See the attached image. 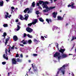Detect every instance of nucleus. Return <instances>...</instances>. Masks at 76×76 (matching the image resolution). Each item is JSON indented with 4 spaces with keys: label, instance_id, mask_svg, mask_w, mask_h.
I'll list each match as a JSON object with an SVG mask.
<instances>
[{
    "label": "nucleus",
    "instance_id": "31",
    "mask_svg": "<svg viewBox=\"0 0 76 76\" xmlns=\"http://www.w3.org/2000/svg\"><path fill=\"white\" fill-rule=\"evenodd\" d=\"M32 23H29L28 24V26H32Z\"/></svg>",
    "mask_w": 76,
    "mask_h": 76
},
{
    "label": "nucleus",
    "instance_id": "12",
    "mask_svg": "<svg viewBox=\"0 0 76 76\" xmlns=\"http://www.w3.org/2000/svg\"><path fill=\"white\" fill-rule=\"evenodd\" d=\"M65 51V49H61L60 50H59V52L61 53V54H64V52Z\"/></svg>",
    "mask_w": 76,
    "mask_h": 76
},
{
    "label": "nucleus",
    "instance_id": "39",
    "mask_svg": "<svg viewBox=\"0 0 76 76\" xmlns=\"http://www.w3.org/2000/svg\"><path fill=\"white\" fill-rule=\"evenodd\" d=\"M20 59H19V58H17V61L18 62H20Z\"/></svg>",
    "mask_w": 76,
    "mask_h": 76
},
{
    "label": "nucleus",
    "instance_id": "37",
    "mask_svg": "<svg viewBox=\"0 0 76 76\" xmlns=\"http://www.w3.org/2000/svg\"><path fill=\"white\" fill-rule=\"evenodd\" d=\"M70 4L72 7L74 5V3H72V2Z\"/></svg>",
    "mask_w": 76,
    "mask_h": 76
},
{
    "label": "nucleus",
    "instance_id": "32",
    "mask_svg": "<svg viewBox=\"0 0 76 76\" xmlns=\"http://www.w3.org/2000/svg\"><path fill=\"white\" fill-rule=\"evenodd\" d=\"M8 18V15H5V16L4 17V18L5 19H7Z\"/></svg>",
    "mask_w": 76,
    "mask_h": 76
},
{
    "label": "nucleus",
    "instance_id": "40",
    "mask_svg": "<svg viewBox=\"0 0 76 76\" xmlns=\"http://www.w3.org/2000/svg\"><path fill=\"white\" fill-rule=\"evenodd\" d=\"M17 28H18L19 29L20 28V26H19V25H17Z\"/></svg>",
    "mask_w": 76,
    "mask_h": 76
},
{
    "label": "nucleus",
    "instance_id": "29",
    "mask_svg": "<svg viewBox=\"0 0 76 76\" xmlns=\"http://www.w3.org/2000/svg\"><path fill=\"white\" fill-rule=\"evenodd\" d=\"M7 51H8V50H7L6 48V50H5V53L6 54V56H7Z\"/></svg>",
    "mask_w": 76,
    "mask_h": 76
},
{
    "label": "nucleus",
    "instance_id": "51",
    "mask_svg": "<svg viewBox=\"0 0 76 76\" xmlns=\"http://www.w3.org/2000/svg\"><path fill=\"white\" fill-rule=\"evenodd\" d=\"M8 53H10V49H9Z\"/></svg>",
    "mask_w": 76,
    "mask_h": 76
},
{
    "label": "nucleus",
    "instance_id": "38",
    "mask_svg": "<svg viewBox=\"0 0 76 76\" xmlns=\"http://www.w3.org/2000/svg\"><path fill=\"white\" fill-rule=\"evenodd\" d=\"M36 13L37 15H39V11H37L36 12Z\"/></svg>",
    "mask_w": 76,
    "mask_h": 76
},
{
    "label": "nucleus",
    "instance_id": "23",
    "mask_svg": "<svg viewBox=\"0 0 76 76\" xmlns=\"http://www.w3.org/2000/svg\"><path fill=\"white\" fill-rule=\"evenodd\" d=\"M76 39V37L73 36L72 39L71 40V41H72L74 40V39Z\"/></svg>",
    "mask_w": 76,
    "mask_h": 76
},
{
    "label": "nucleus",
    "instance_id": "43",
    "mask_svg": "<svg viewBox=\"0 0 76 76\" xmlns=\"http://www.w3.org/2000/svg\"><path fill=\"white\" fill-rule=\"evenodd\" d=\"M11 9L12 10H14V9H15V7H11Z\"/></svg>",
    "mask_w": 76,
    "mask_h": 76
},
{
    "label": "nucleus",
    "instance_id": "16",
    "mask_svg": "<svg viewBox=\"0 0 76 76\" xmlns=\"http://www.w3.org/2000/svg\"><path fill=\"white\" fill-rule=\"evenodd\" d=\"M9 39H10V37L7 38L5 40V44L6 45H7V42H8V41H9Z\"/></svg>",
    "mask_w": 76,
    "mask_h": 76
},
{
    "label": "nucleus",
    "instance_id": "18",
    "mask_svg": "<svg viewBox=\"0 0 76 76\" xmlns=\"http://www.w3.org/2000/svg\"><path fill=\"white\" fill-rule=\"evenodd\" d=\"M33 69L34 72H38V69H37V67L34 66L33 68Z\"/></svg>",
    "mask_w": 76,
    "mask_h": 76
},
{
    "label": "nucleus",
    "instance_id": "48",
    "mask_svg": "<svg viewBox=\"0 0 76 76\" xmlns=\"http://www.w3.org/2000/svg\"><path fill=\"white\" fill-rule=\"evenodd\" d=\"M68 7H72V6L70 4H69L68 5Z\"/></svg>",
    "mask_w": 76,
    "mask_h": 76
},
{
    "label": "nucleus",
    "instance_id": "46",
    "mask_svg": "<svg viewBox=\"0 0 76 76\" xmlns=\"http://www.w3.org/2000/svg\"><path fill=\"white\" fill-rule=\"evenodd\" d=\"M19 29H20V28H18L17 29H16V31H18L19 30Z\"/></svg>",
    "mask_w": 76,
    "mask_h": 76
},
{
    "label": "nucleus",
    "instance_id": "25",
    "mask_svg": "<svg viewBox=\"0 0 76 76\" xmlns=\"http://www.w3.org/2000/svg\"><path fill=\"white\" fill-rule=\"evenodd\" d=\"M35 2L34 1L32 3V6L33 7H35Z\"/></svg>",
    "mask_w": 76,
    "mask_h": 76
},
{
    "label": "nucleus",
    "instance_id": "33",
    "mask_svg": "<svg viewBox=\"0 0 76 76\" xmlns=\"http://www.w3.org/2000/svg\"><path fill=\"white\" fill-rule=\"evenodd\" d=\"M6 62H3L2 63V64H3V65H4V64H6Z\"/></svg>",
    "mask_w": 76,
    "mask_h": 76
},
{
    "label": "nucleus",
    "instance_id": "28",
    "mask_svg": "<svg viewBox=\"0 0 76 76\" xmlns=\"http://www.w3.org/2000/svg\"><path fill=\"white\" fill-rule=\"evenodd\" d=\"M3 26L4 27H7L8 25H7V24H4L3 25Z\"/></svg>",
    "mask_w": 76,
    "mask_h": 76
},
{
    "label": "nucleus",
    "instance_id": "52",
    "mask_svg": "<svg viewBox=\"0 0 76 76\" xmlns=\"http://www.w3.org/2000/svg\"><path fill=\"white\" fill-rule=\"evenodd\" d=\"M15 22H19V20L18 19L16 20Z\"/></svg>",
    "mask_w": 76,
    "mask_h": 76
},
{
    "label": "nucleus",
    "instance_id": "2",
    "mask_svg": "<svg viewBox=\"0 0 76 76\" xmlns=\"http://www.w3.org/2000/svg\"><path fill=\"white\" fill-rule=\"evenodd\" d=\"M45 7L46 10H44L43 11V12H48L49 10H52V9H55V8H56V7H49V8H48V7L47 6L45 7Z\"/></svg>",
    "mask_w": 76,
    "mask_h": 76
},
{
    "label": "nucleus",
    "instance_id": "50",
    "mask_svg": "<svg viewBox=\"0 0 76 76\" xmlns=\"http://www.w3.org/2000/svg\"><path fill=\"white\" fill-rule=\"evenodd\" d=\"M20 45L22 47H23V46H24V45L23 44H20Z\"/></svg>",
    "mask_w": 76,
    "mask_h": 76
},
{
    "label": "nucleus",
    "instance_id": "62",
    "mask_svg": "<svg viewBox=\"0 0 76 76\" xmlns=\"http://www.w3.org/2000/svg\"><path fill=\"white\" fill-rule=\"evenodd\" d=\"M67 25H68V23H67L66 24V26H67Z\"/></svg>",
    "mask_w": 76,
    "mask_h": 76
},
{
    "label": "nucleus",
    "instance_id": "1",
    "mask_svg": "<svg viewBox=\"0 0 76 76\" xmlns=\"http://www.w3.org/2000/svg\"><path fill=\"white\" fill-rule=\"evenodd\" d=\"M39 3L40 4H42L43 3L42 6L43 9L45 8V7L47 6V4H49V2L47 1H46L45 2H44L43 1H39Z\"/></svg>",
    "mask_w": 76,
    "mask_h": 76
},
{
    "label": "nucleus",
    "instance_id": "22",
    "mask_svg": "<svg viewBox=\"0 0 76 76\" xmlns=\"http://www.w3.org/2000/svg\"><path fill=\"white\" fill-rule=\"evenodd\" d=\"M28 43L29 44H31L32 43V40H31V39L29 40L28 41Z\"/></svg>",
    "mask_w": 76,
    "mask_h": 76
},
{
    "label": "nucleus",
    "instance_id": "54",
    "mask_svg": "<svg viewBox=\"0 0 76 76\" xmlns=\"http://www.w3.org/2000/svg\"><path fill=\"white\" fill-rule=\"evenodd\" d=\"M20 57H23V55H22V54H21L20 55Z\"/></svg>",
    "mask_w": 76,
    "mask_h": 76
},
{
    "label": "nucleus",
    "instance_id": "9",
    "mask_svg": "<svg viewBox=\"0 0 76 76\" xmlns=\"http://www.w3.org/2000/svg\"><path fill=\"white\" fill-rule=\"evenodd\" d=\"M61 58H66L67 57V55L64 53H63L61 54Z\"/></svg>",
    "mask_w": 76,
    "mask_h": 76
},
{
    "label": "nucleus",
    "instance_id": "15",
    "mask_svg": "<svg viewBox=\"0 0 76 76\" xmlns=\"http://www.w3.org/2000/svg\"><path fill=\"white\" fill-rule=\"evenodd\" d=\"M33 41L34 42H36V44H38V42H40V41H39V40H37L36 39H34L33 40Z\"/></svg>",
    "mask_w": 76,
    "mask_h": 76
},
{
    "label": "nucleus",
    "instance_id": "61",
    "mask_svg": "<svg viewBox=\"0 0 76 76\" xmlns=\"http://www.w3.org/2000/svg\"><path fill=\"white\" fill-rule=\"evenodd\" d=\"M9 75H10V73H8V76H9Z\"/></svg>",
    "mask_w": 76,
    "mask_h": 76
},
{
    "label": "nucleus",
    "instance_id": "20",
    "mask_svg": "<svg viewBox=\"0 0 76 76\" xmlns=\"http://www.w3.org/2000/svg\"><path fill=\"white\" fill-rule=\"evenodd\" d=\"M39 21L42 22H44V20L42 19V18H40L39 19Z\"/></svg>",
    "mask_w": 76,
    "mask_h": 76
},
{
    "label": "nucleus",
    "instance_id": "57",
    "mask_svg": "<svg viewBox=\"0 0 76 76\" xmlns=\"http://www.w3.org/2000/svg\"><path fill=\"white\" fill-rule=\"evenodd\" d=\"M75 6H72V8H75Z\"/></svg>",
    "mask_w": 76,
    "mask_h": 76
},
{
    "label": "nucleus",
    "instance_id": "59",
    "mask_svg": "<svg viewBox=\"0 0 76 76\" xmlns=\"http://www.w3.org/2000/svg\"><path fill=\"white\" fill-rule=\"evenodd\" d=\"M15 46H12V49H14V47Z\"/></svg>",
    "mask_w": 76,
    "mask_h": 76
},
{
    "label": "nucleus",
    "instance_id": "11",
    "mask_svg": "<svg viewBox=\"0 0 76 76\" xmlns=\"http://www.w3.org/2000/svg\"><path fill=\"white\" fill-rule=\"evenodd\" d=\"M13 39L15 41H16L17 40H18V38L17 37L16 35L14 36L13 37Z\"/></svg>",
    "mask_w": 76,
    "mask_h": 76
},
{
    "label": "nucleus",
    "instance_id": "47",
    "mask_svg": "<svg viewBox=\"0 0 76 76\" xmlns=\"http://www.w3.org/2000/svg\"><path fill=\"white\" fill-rule=\"evenodd\" d=\"M31 65L32 66V67H33V68H34V64H31Z\"/></svg>",
    "mask_w": 76,
    "mask_h": 76
},
{
    "label": "nucleus",
    "instance_id": "7",
    "mask_svg": "<svg viewBox=\"0 0 76 76\" xmlns=\"http://www.w3.org/2000/svg\"><path fill=\"white\" fill-rule=\"evenodd\" d=\"M23 12L25 13H26L27 12H28V13H31V11L29 10V8H27Z\"/></svg>",
    "mask_w": 76,
    "mask_h": 76
},
{
    "label": "nucleus",
    "instance_id": "10",
    "mask_svg": "<svg viewBox=\"0 0 76 76\" xmlns=\"http://www.w3.org/2000/svg\"><path fill=\"white\" fill-rule=\"evenodd\" d=\"M52 15H53V18H56V16H57V12H53Z\"/></svg>",
    "mask_w": 76,
    "mask_h": 76
},
{
    "label": "nucleus",
    "instance_id": "27",
    "mask_svg": "<svg viewBox=\"0 0 76 76\" xmlns=\"http://www.w3.org/2000/svg\"><path fill=\"white\" fill-rule=\"evenodd\" d=\"M61 72L63 73V75H64V73L65 72L64 70H61Z\"/></svg>",
    "mask_w": 76,
    "mask_h": 76
},
{
    "label": "nucleus",
    "instance_id": "19",
    "mask_svg": "<svg viewBox=\"0 0 76 76\" xmlns=\"http://www.w3.org/2000/svg\"><path fill=\"white\" fill-rule=\"evenodd\" d=\"M4 3V2H3V1H0V6H3V3Z\"/></svg>",
    "mask_w": 76,
    "mask_h": 76
},
{
    "label": "nucleus",
    "instance_id": "21",
    "mask_svg": "<svg viewBox=\"0 0 76 76\" xmlns=\"http://www.w3.org/2000/svg\"><path fill=\"white\" fill-rule=\"evenodd\" d=\"M3 57L4 58H5V59H6V60H8V57H6V56H5V54H4Z\"/></svg>",
    "mask_w": 76,
    "mask_h": 76
},
{
    "label": "nucleus",
    "instance_id": "5",
    "mask_svg": "<svg viewBox=\"0 0 76 76\" xmlns=\"http://www.w3.org/2000/svg\"><path fill=\"white\" fill-rule=\"evenodd\" d=\"M66 65L64 64L61 67L60 69H58V71L57 72V75L59 74L60 72V71H61V70H64L65 69V67H66Z\"/></svg>",
    "mask_w": 76,
    "mask_h": 76
},
{
    "label": "nucleus",
    "instance_id": "64",
    "mask_svg": "<svg viewBox=\"0 0 76 76\" xmlns=\"http://www.w3.org/2000/svg\"><path fill=\"white\" fill-rule=\"evenodd\" d=\"M70 55H73V54H69V56H70Z\"/></svg>",
    "mask_w": 76,
    "mask_h": 76
},
{
    "label": "nucleus",
    "instance_id": "45",
    "mask_svg": "<svg viewBox=\"0 0 76 76\" xmlns=\"http://www.w3.org/2000/svg\"><path fill=\"white\" fill-rule=\"evenodd\" d=\"M38 9H40L42 10V8H41L40 6H39L38 7Z\"/></svg>",
    "mask_w": 76,
    "mask_h": 76
},
{
    "label": "nucleus",
    "instance_id": "49",
    "mask_svg": "<svg viewBox=\"0 0 76 76\" xmlns=\"http://www.w3.org/2000/svg\"><path fill=\"white\" fill-rule=\"evenodd\" d=\"M49 22H52V21L50 19L49 20Z\"/></svg>",
    "mask_w": 76,
    "mask_h": 76
},
{
    "label": "nucleus",
    "instance_id": "58",
    "mask_svg": "<svg viewBox=\"0 0 76 76\" xmlns=\"http://www.w3.org/2000/svg\"><path fill=\"white\" fill-rule=\"evenodd\" d=\"M18 25H20V23H18Z\"/></svg>",
    "mask_w": 76,
    "mask_h": 76
},
{
    "label": "nucleus",
    "instance_id": "4",
    "mask_svg": "<svg viewBox=\"0 0 76 76\" xmlns=\"http://www.w3.org/2000/svg\"><path fill=\"white\" fill-rule=\"evenodd\" d=\"M53 56L54 57H58V58L59 60L60 59H61V56H60V53L57 52H56Z\"/></svg>",
    "mask_w": 76,
    "mask_h": 76
},
{
    "label": "nucleus",
    "instance_id": "63",
    "mask_svg": "<svg viewBox=\"0 0 76 76\" xmlns=\"http://www.w3.org/2000/svg\"><path fill=\"white\" fill-rule=\"evenodd\" d=\"M56 47H57V48H58V45H57V46H56Z\"/></svg>",
    "mask_w": 76,
    "mask_h": 76
},
{
    "label": "nucleus",
    "instance_id": "41",
    "mask_svg": "<svg viewBox=\"0 0 76 76\" xmlns=\"http://www.w3.org/2000/svg\"><path fill=\"white\" fill-rule=\"evenodd\" d=\"M26 33H24V36L23 37H26Z\"/></svg>",
    "mask_w": 76,
    "mask_h": 76
},
{
    "label": "nucleus",
    "instance_id": "26",
    "mask_svg": "<svg viewBox=\"0 0 76 76\" xmlns=\"http://www.w3.org/2000/svg\"><path fill=\"white\" fill-rule=\"evenodd\" d=\"M6 35H7V34H6V32H4L3 34V35H2V37H6Z\"/></svg>",
    "mask_w": 76,
    "mask_h": 76
},
{
    "label": "nucleus",
    "instance_id": "35",
    "mask_svg": "<svg viewBox=\"0 0 76 76\" xmlns=\"http://www.w3.org/2000/svg\"><path fill=\"white\" fill-rule=\"evenodd\" d=\"M33 56L34 57H35V56H38V55L36 54H33Z\"/></svg>",
    "mask_w": 76,
    "mask_h": 76
},
{
    "label": "nucleus",
    "instance_id": "56",
    "mask_svg": "<svg viewBox=\"0 0 76 76\" xmlns=\"http://www.w3.org/2000/svg\"><path fill=\"white\" fill-rule=\"evenodd\" d=\"M6 14H7V15L8 16V15H9V13H8V12H6Z\"/></svg>",
    "mask_w": 76,
    "mask_h": 76
},
{
    "label": "nucleus",
    "instance_id": "55",
    "mask_svg": "<svg viewBox=\"0 0 76 76\" xmlns=\"http://www.w3.org/2000/svg\"><path fill=\"white\" fill-rule=\"evenodd\" d=\"M55 44L56 45H58V44L57 43H56Z\"/></svg>",
    "mask_w": 76,
    "mask_h": 76
},
{
    "label": "nucleus",
    "instance_id": "14",
    "mask_svg": "<svg viewBox=\"0 0 76 76\" xmlns=\"http://www.w3.org/2000/svg\"><path fill=\"white\" fill-rule=\"evenodd\" d=\"M21 42L23 43V44H28V41H25V40H23L21 41Z\"/></svg>",
    "mask_w": 76,
    "mask_h": 76
},
{
    "label": "nucleus",
    "instance_id": "53",
    "mask_svg": "<svg viewBox=\"0 0 76 76\" xmlns=\"http://www.w3.org/2000/svg\"><path fill=\"white\" fill-rule=\"evenodd\" d=\"M11 16H12V15H10L9 16H8V17L9 18H10V17H11Z\"/></svg>",
    "mask_w": 76,
    "mask_h": 76
},
{
    "label": "nucleus",
    "instance_id": "17",
    "mask_svg": "<svg viewBox=\"0 0 76 76\" xmlns=\"http://www.w3.org/2000/svg\"><path fill=\"white\" fill-rule=\"evenodd\" d=\"M58 20H63V18H61V16H58Z\"/></svg>",
    "mask_w": 76,
    "mask_h": 76
},
{
    "label": "nucleus",
    "instance_id": "42",
    "mask_svg": "<svg viewBox=\"0 0 76 76\" xmlns=\"http://www.w3.org/2000/svg\"><path fill=\"white\" fill-rule=\"evenodd\" d=\"M75 43H74V44H73V47L72 48V50L73 49V48H74V46H75Z\"/></svg>",
    "mask_w": 76,
    "mask_h": 76
},
{
    "label": "nucleus",
    "instance_id": "36",
    "mask_svg": "<svg viewBox=\"0 0 76 76\" xmlns=\"http://www.w3.org/2000/svg\"><path fill=\"white\" fill-rule=\"evenodd\" d=\"M46 20L48 22V23H50V22H49V20H48V19H46Z\"/></svg>",
    "mask_w": 76,
    "mask_h": 76
},
{
    "label": "nucleus",
    "instance_id": "34",
    "mask_svg": "<svg viewBox=\"0 0 76 76\" xmlns=\"http://www.w3.org/2000/svg\"><path fill=\"white\" fill-rule=\"evenodd\" d=\"M19 56V54L18 53H17L15 56V57H18Z\"/></svg>",
    "mask_w": 76,
    "mask_h": 76
},
{
    "label": "nucleus",
    "instance_id": "44",
    "mask_svg": "<svg viewBox=\"0 0 76 76\" xmlns=\"http://www.w3.org/2000/svg\"><path fill=\"white\" fill-rule=\"evenodd\" d=\"M37 6H39V3H37Z\"/></svg>",
    "mask_w": 76,
    "mask_h": 76
},
{
    "label": "nucleus",
    "instance_id": "3",
    "mask_svg": "<svg viewBox=\"0 0 76 76\" xmlns=\"http://www.w3.org/2000/svg\"><path fill=\"white\" fill-rule=\"evenodd\" d=\"M19 16L20 19H21V20H28V19L29 15L28 14H26L24 15L25 18H24L23 17V16H22V15H20Z\"/></svg>",
    "mask_w": 76,
    "mask_h": 76
},
{
    "label": "nucleus",
    "instance_id": "24",
    "mask_svg": "<svg viewBox=\"0 0 76 76\" xmlns=\"http://www.w3.org/2000/svg\"><path fill=\"white\" fill-rule=\"evenodd\" d=\"M27 36L28 37V38H32V36L31 35H30L29 34H28L27 35Z\"/></svg>",
    "mask_w": 76,
    "mask_h": 76
},
{
    "label": "nucleus",
    "instance_id": "13",
    "mask_svg": "<svg viewBox=\"0 0 76 76\" xmlns=\"http://www.w3.org/2000/svg\"><path fill=\"white\" fill-rule=\"evenodd\" d=\"M38 21V20L37 19H36L34 20V22H32L31 23H32V25H35L36 23H37V22Z\"/></svg>",
    "mask_w": 76,
    "mask_h": 76
},
{
    "label": "nucleus",
    "instance_id": "60",
    "mask_svg": "<svg viewBox=\"0 0 76 76\" xmlns=\"http://www.w3.org/2000/svg\"><path fill=\"white\" fill-rule=\"evenodd\" d=\"M28 61V62H29V63H30V62H31V61L30 60H29Z\"/></svg>",
    "mask_w": 76,
    "mask_h": 76
},
{
    "label": "nucleus",
    "instance_id": "30",
    "mask_svg": "<svg viewBox=\"0 0 76 76\" xmlns=\"http://www.w3.org/2000/svg\"><path fill=\"white\" fill-rule=\"evenodd\" d=\"M41 38L42 39V40L44 41V40H45V38H44V36H41Z\"/></svg>",
    "mask_w": 76,
    "mask_h": 76
},
{
    "label": "nucleus",
    "instance_id": "8",
    "mask_svg": "<svg viewBox=\"0 0 76 76\" xmlns=\"http://www.w3.org/2000/svg\"><path fill=\"white\" fill-rule=\"evenodd\" d=\"M18 61H16V59L13 58L12 59V64H16Z\"/></svg>",
    "mask_w": 76,
    "mask_h": 76
},
{
    "label": "nucleus",
    "instance_id": "6",
    "mask_svg": "<svg viewBox=\"0 0 76 76\" xmlns=\"http://www.w3.org/2000/svg\"><path fill=\"white\" fill-rule=\"evenodd\" d=\"M26 30L27 32L29 33H31V32H33V29H32L31 28H29V27H28L26 28Z\"/></svg>",
    "mask_w": 76,
    "mask_h": 76
}]
</instances>
